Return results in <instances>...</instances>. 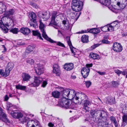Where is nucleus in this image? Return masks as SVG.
Listing matches in <instances>:
<instances>
[{
  "mask_svg": "<svg viewBox=\"0 0 127 127\" xmlns=\"http://www.w3.org/2000/svg\"><path fill=\"white\" fill-rule=\"evenodd\" d=\"M114 71L115 73L119 76L121 74V72H122L121 71L118 69H115L114 70Z\"/></svg>",
  "mask_w": 127,
  "mask_h": 127,
  "instance_id": "nucleus-49",
  "label": "nucleus"
},
{
  "mask_svg": "<svg viewBox=\"0 0 127 127\" xmlns=\"http://www.w3.org/2000/svg\"><path fill=\"white\" fill-rule=\"evenodd\" d=\"M41 31L42 33V35L43 37L47 41H49L50 42H53L54 41L53 40L51 39L49 37L47 36V34L44 30V28H40Z\"/></svg>",
  "mask_w": 127,
  "mask_h": 127,
  "instance_id": "nucleus-16",
  "label": "nucleus"
},
{
  "mask_svg": "<svg viewBox=\"0 0 127 127\" xmlns=\"http://www.w3.org/2000/svg\"><path fill=\"white\" fill-rule=\"evenodd\" d=\"M48 126L49 127H53L54 126V125L52 123H49L48 124Z\"/></svg>",
  "mask_w": 127,
  "mask_h": 127,
  "instance_id": "nucleus-62",
  "label": "nucleus"
},
{
  "mask_svg": "<svg viewBox=\"0 0 127 127\" xmlns=\"http://www.w3.org/2000/svg\"><path fill=\"white\" fill-rule=\"evenodd\" d=\"M19 119L20 120L21 122L23 124H24L27 122L29 120H30V119L28 117L24 116L23 114L22 116H21Z\"/></svg>",
  "mask_w": 127,
  "mask_h": 127,
  "instance_id": "nucleus-24",
  "label": "nucleus"
},
{
  "mask_svg": "<svg viewBox=\"0 0 127 127\" xmlns=\"http://www.w3.org/2000/svg\"><path fill=\"white\" fill-rule=\"evenodd\" d=\"M26 86H22L19 84L16 85V88L17 89L23 91L26 90Z\"/></svg>",
  "mask_w": 127,
  "mask_h": 127,
  "instance_id": "nucleus-33",
  "label": "nucleus"
},
{
  "mask_svg": "<svg viewBox=\"0 0 127 127\" xmlns=\"http://www.w3.org/2000/svg\"><path fill=\"white\" fill-rule=\"evenodd\" d=\"M81 40L83 43L88 42V35H83L81 37Z\"/></svg>",
  "mask_w": 127,
  "mask_h": 127,
  "instance_id": "nucleus-32",
  "label": "nucleus"
},
{
  "mask_svg": "<svg viewBox=\"0 0 127 127\" xmlns=\"http://www.w3.org/2000/svg\"><path fill=\"white\" fill-rule=\"evenodd\" d=\"M72 4V9L73 11L78 12L82 10L83 5L82 1L80 0H73Z\"/></svg>",
  "mask_w": 127,
  "mask_h": 127,
  "instance_id": "nucleus-3",
  "label": "nucleus"
},
{
  "mask_svg": "<svg viewBox=\"0 0 127 127\" xmlns=\"http://www.w3.org/2000/svg\"><path fill=\"white\" fill-rule=\"evenodd\" d=\"M121 74L124 75H125L127 73V71L126 70H125L123 71H121Z\"/></svg>",
  "mask_w": 127,
  "mask_h": 127,
  "instance_id": "nucleus-57",
  "label": "nucleus"
},
{
  "mask_svg": "<svg viewBox=\"0 0 127 127\" xmlns=\"http://www.w3.org/2000/svg\"><path fill=\"white\" fill-rule=\"evenodd\" d=\"M27 62L31 65H32L33 64L34 61L33 59H29L27 60Z\"/></svg>",
  "mask_w": 127,
  "mask_h": 127,
  "instance_id": "nucleus-45",
  "label": "nucleus"
},
{
  "mask_svg": "<svg viewBox=\"0 0 127 127\" xmlns=\"http://www.w3.org/2000/svg\"><path fill=\"white\" fill-rule=\"evenodd\" d=\"M44 66L40 64H37V66L35 67L36 73L37 75H40L43 72Z\"/></svg>",
  "mask_w": 127,
  "mask_h": 127,
  "instance_id": "nucleus-10",
  "label": "nucleus"
},
{
  "mask_svg": "<svg viewBox=\"0 0 127 127\" xmlns=\"http://www.w3.org/2000/svg\"><path fill=\"white\" fill-rule=\"evenodd\" d=\"M11 114L12 116L14 118L19 119L21 116H22V114L21 112H19L17 111L12 110Z\"/></svg>",
  "mask_w": 127,
  "mask_h": 127,
  "instance_id": "nucleus-17",
  "label": "nucleus"
},
{
  "mask_svg": "<svg viewBox=\"0 0 127 127\" xmlns=\"http://www.w3.org/2000/svg\"><path fill=\"white\" fill-rule=\"evenodd\" d=\"M14 65V64L13 63H9L7 65V69L9 70H11L13 68Z\"/></svg>",
  "mask_w": 127,
  "mask_h": 127,
  "instance_id": "nucleus-36",
  "label": "nucleus"
},
{
  "mask_svg": "<svg viewBox=\"0 0 127 127\" xmlns=\"http://www.w3.org/2000/svg\"><path fill=\"white\" fill-rule=\"evenodd\" d=\"M34 124H35L36 126H39V127H41V126L40 125L39 122L38 121H36L35 122H34Z\"/></svg>",
  "mask_w": 127,
  "mask_h": 127,
  "instance_id": "nucleus-56",
  "label": "nucleus"
},
{
  "mask_svg": "<svg viewBox=\"0 0 127 127\" xmlns=\"http://www.w3.org/2000/svg\"><path fill=\"white\" fill-rule=\"evenodd\" d=\"M100 32V30L98 28H93L90 29L89 32L94 34L99 33Z\"/></svg>",
  "mask_w": 127,
  "mask_h": 127,
  "instance_id": "nucleus-27",
  "label": "nucleus"
},
{
  "mask_svg": "<svg viewBox=\"0 0 127 127\" xmlns=\"http://www.w3.org/2000/svg\"><path fill=\"white\" fill-rule=\"evenodd\" d=\"M50 13L46 11L40 13L38 14L39 16L41 17L44 21H46L48 20L50 17Z\"/></svg>",
  "mask_w": 127,
  "mask_h": 127,
  "instance_id": "nucleus-12",
  "label": "nucleus"
},
{
  "mask_svg": "<svg viewBox=\"0 0 127 127\" xmlns=\"http://www.w3.org/2000/svg\"><path fill=\"white\" fill-rule=\"evenodd\" d=\"M53 72L55 73L57 76H60L61 71L60 69V67L57 64H55L53 65Z\"/></svg>",
  "mask_w": 127,
  "mask_h": 127,
  "instance_id": "nucleus-14",
  "label": "nucleus"
},
{
  "mask_svg": "<svg viewBox=\"0 0 127 127\" xmlns=\"http://www.w3.org/2000/svg\"><path fill=\"white\" fill-rule=\"evenodd\" d=\"M14 12V10L12 9H10L8 11H5L4 14L5 16L7 17L10 15H12Z\"/></svg>",
  "mask_w": 127,
  "mask_h": 127,
  "instance_id": "nucleus-25",
  "label": "nucleus"
},
{
  "mask_svg": "<svg viewBox=\"0 0 127 127\" xmlns=\"http://www.w3.org/2000/svg\"><path fill=\"white\" fill-rule=\"evenodd\" d=\"M35 46L33 45H30L28 46L27 48L25 51V53L28 54L30 53L34 48Z\"/></svg>",
  "mask_w": 127,
  "mask_h": 127,
  "instance_id": "nucleus-22",
  "label": "nucleus"
},
{
  "mask_svg": "<svg viewBox=\"0 0 127 127\" xmlns=\"http://www.w3.org/2000/svg\"><path fill=\"white\" fill-rule=\"evenodd\" d=\"M90 29H88L87 30H85V31L82 30L81 32H78V33H87L88 32H89V31Z\"/></svg>",
  "mask_w": 127,
  "mask_h": 127,
  "instance_id": "nucleus-53",
  "label": "nucleus"
},
{
  "mask_svg": "<svg viewBox=\"0 0 127 127\" xmlns=\"http://www.w3.org/2000/svg\"><path fill=\"white\" fill-rule=\"evenodd\" d=\"M119 23L118 22V21H115L114 22H113L112 23H111V24L112 25H114V24H115V27H116V26H117L118 25V24Z\"/></svg>",
  "mask_w": 127,
  "mask_h": 127,
  "instance_id": "nucleus-58",
  "label": "nucleus"
},
{
  "mask_svg": "<svg viewBox=\"0 0 127 127\" xmlns=\"http://www.w3.org/2000/svg\"><path fill=\"white\" fill-rule=\"evenodd\" d=\"M93 65L92 63L87 64L86 67H83L81 70V73L84 78H87L88 76L90 71V67H92Z\"/></svg>",
  "mask_w": 127,
  "mask_h": 127,
  "instance_id": "nucleus-4",
  "label": "nucleus"
},
{
  "mask_svg": "<svg viewBox=\"0 0 127 127\" xmlns=\"http://www.w3.org/2000/svg\"><path fill=\"white\" fill-rule=\"evenodd\" d=\"M19 29L18 28H14L12 29L10 31L14 34H16L18 31Z\"/></svg>",
  "mask_w": 127,
  "mask_h": 127,
  "instance_id": "nucleus-43",
  "label": "nucleus"
},
{
  "mask_svg": "<svg viewBox=\"0 0 127 127\" xmlns=\"http://www.w3.org/2000/svg\"><path fill=\"white\" fill-rule=\"evenodd\" d=\"M113 49L115 52H120L122 50L123 47L121 44L115 42L113 44Z\"/></svg>",
  "mask_w": 127,
  "mask_h": 127,
  "instance_id": "nucleus-8",
  "label": "nucleus"
},
{
  "mask_svg": "<svg viewBox=\"0 0 127 127\" xmlns=\"http://www.w3.org/2000/svg\"><path fill=\"white\" fill-rule=\"evenodd\" d=\"M74 64L72 63L65 64L64 65V68L67 71H70L73 69Z\"/></svg>",
  "mask_w": 127,
  "mask_h": 127,
  "instance_id": "nucleus-20",
  "label": "nucleus"
},
{
  "mask_svg": "<svg viewBox=\"0 0 127 127\" xmlns=\"http://www.w3.org/2000/svg\"><path fill=\"white\" fill-rule=\"evenodd\" d=\"M123 122L124 125H127V114H124L122 117Z\"/></svg>",
  "mask_w": 127,
  "mask_h": 127,
  "instance_id": "nucleus-34",
  "label": "nucleus"
},
{
  "mask_svg": "<svg viewBox=\"0 0 127 127\" xmlns=\"http://www.w3.org/2000/svg\"><path fill=\"white\" fill-rule=\"evenodd\" d=\"M10 23H9V24H5V25L6 26V27H5L6 29L4 28V30L6 32H7L8 30H10V28H11V27L13 26L14 24V22L13 20L11 18H10Z\"/></svg>",
  "mask_w": 127,
  "mask_h": 127,
  "instance_id": "nucleus-19",
  "label": "nucleus"
},
{
  "mask_svg": "<svg viewBox=\"0 0 127 127\" xmlns=\"http://www.w3.org/2000/svg\"><path fill=\"white\" fill-rule=\"evenodd\" d=\"M109 110L110 111H114V109L113 108H112L110 107L109 108Z\"/></svg>",
  "mask_w": 127,
  "mask_h": 127,
  "instance_id": "nucleus-64",
  "label": "nucleus"
},
{
  "mask_svg": "<svg viewBox=\"0 0 127 127\" xmlns=\"http://www.w3.org/2000/svg\"><path fill=\"white\" fill-rule=\"evenodd\" d=\"M100 42H101L102 43L104 44H108L110 43V41L105 39L102 40L100 41Z\"/></svg>",
  "mask_w": 127,
  "mask_h": 127,
  "instance_id": "nucleus-52",
  "label": "nucleus"
},
{
  "mask_svg": "<svg viewBox=\"0 0 127 127\" xmlns=\"http://www.w3.org/2000/svg\"><path fill=\"white\" fill-rule=\"evenodd\" d=\"M52 94V96L57 98H59L60 95V93L57 91H53Z\"/></svg>",
  "mask_w": 127,
  "mask_h": 127,
  "instance_id": "nucleus-26",
  "label": "nucleus"
},
{
  "mask_svg": "<svg viewBox=\"0 0 127 127\" xmlns=\"http://www.w3.org/2000/svg\"><path fill=\"white\" fill-rule=\"evenodd\" d=\"M101 44V43H97L95 44L91 47V49L92 50L95 49L97 47L99 46Z\"/></svg>",
  "mask_w": 127,
  "mask_h": 127,
  "instance_id": "nucleus-48",
  "label": "nucleus"
},
{
  "mask_svg": "<svg viewBox=\"0 0 127 127\" xmlns=\"http://www.w3.org/2000/svg\"><path fill=\"white\" fill-rule=\"evenodd\" d=\"M0 120L6 123H10V121L7 118L6 114L2 112L0 113Z\"/></svg>",
  "mask_w": 127,
  "mask_h": 127,
  "instance_id": "nucleus-15",
  "label": "nucleus"
},
{
  "mask_svg": "<svg viewBox=\"0 0 127 127\" xmlns=\"http://www.w3.org/2000/svg\"><path fill=\"white\" fill-rule=\"evenodd\" d=\"M90 113L92 117L96 118L98 119L99 121L100 119H103V118L105 116H107V113L104 110H92L91 111Z\"/></svg>",
  "mask_w": 127,
  "mask_h": 127,
  "instance_id": "nucleus-2",
  "label": "nucleus"
},
{
  "mask_svg": "<svg viewBox=\"0 0 127 127\" xmlns=\"http://www.w3.org/2000/svg\"><path fill=\"white\" fill-rule=\"evenodd\" d=\"M6 106L7 110L9 111L12 110L13 109L15 108L16 107L15 105L9 102H7Z\"/></svg>",
  "mask_w": 127,
  "mask_h": 127,
  "instance_id": "nucleus-21",
  "label": "nucleus"
},
{
  "mask_svg": "<svg viewBox=\"0 0 127 127\" xmlns=\"http://www.w3.org/2000/svg\"><path fill=\"white\" fill-rule=\"evenodd\" d=\"M32 5L33 7H34L36 8H37L38 7V5L35 3H33L32 4Z\"/></svg>",
  "mask_w": 127,
  "mask_h": 127,
  "instance_id": "nucleus-61",
  "label": "nucleus"
},
{
  "mask_svg": "<svg viewBox=\"0 0 127 127\" xmlns=\"http://www.w3.org/2000/svg\"><path fill=\"white\" fill-rule=\"evenodd\" d=\"M70 92H73L75 94L76 93L74 90H71L70 89L67 88H65L64 89L63 91L62 94L63 97L66 98V97H68Z\"/></svg>",
  "mask_w": 127,
  "mask_h": 127,
  "instance_id": "nucleus-13",
  "label": "nucleus"
},
{
  "mask_svg": "<svg viewBox=\"0 0 127 127\" xmlns=\"http://www.w3.org/2000/svg\"><path fill=\"white\" fill-rule=\"evenodd\" d=\"M32 33L33 35L34 36H37L40 39L42 40H43V39L42 37L40 34L39 33L38 31H32Z\"/></svg>",
  "mask_w": 127,
  "mask_h": 127,
  "instance_id": "nucleus-28",
  "label": "nucleus"
},
{
  "mask_svg": "<svg viewBox=\"0 0 127 127\" xmlns=\"http://www.w3.org/2000/svg\"><path fill=\"white\" fill-rule=\"evenodd\" d=\"M11 70H9L7 68H6L5 70V77H6L9 75L10 71Z\"/></svg>",
  "mask_w": 127,
  "mask_h": 127,
  "instance_id": "nucleus-51",
  "label": "nucleus"
},
{
  "mask_svg": "<svg viewBox=\"0 0 127 127\" xmlns=\"http://www.w3.org/2000/svg\"><path fill=\"white\" fill-rule=\"evenodd\" d=\"M110 120H111L112 122L113 123L115 127H118V126L117 121L115 117L113 116H111L110 118Z\"/></svg>",
  "mask_w": 127,
  "mask_h": 127,
  "instance_id": "nucleus-31",
  "label": "nucleus"
},
{
  "mask_svg": "<svg viewBox=\"0 0 127 127\" xmlns=\"http://www.w3.org/2000/svg\"><path fill=\"white\" fill-rule=\"evenodd\" d=\"M34 79L33 82L29 85L30 86L36 87L39 86L43 80L42 78L35 76H34Z\"/></svg>",
  "mask_w": 127,
  "mask_h": 127,
  "instance_id": "nucleus-7",
  "label": "nucleus"
},
{
  "mask_svg": "<svg viewBox=\"0 0 127 127\" xmlns=\"http://www.w3.org/2000/svg\"><path fill=\"white\" fill-rule=\"evenodd\" d=\"M48 83L46 81H43L41 85V87L43 88L45 87Z\"/></svg>",
  "mask_w": 127,
  "mask_h": 127,
  "instance_id": "nucleus-54",
  "label": "nucleus"
},
{
  "mask_svg": "<svg viewBox=\"0 0 127 127\" xmlns=\"http://www.w3.org/2000/svg\"><path fill=\"white\" fill-rule=\"evenodd\" d=\"M103 117V119H102L99 120L100 122L98 123V127H108V123L106 122L107 119V116H105L104 118V117Z\"/></svg>",
  "mask_w": 127,
  "mask_h": 127,
  "instance_id": "nucleus-9",
  "label": "nucleus"
},
{
  "mask_svg": "<svg viewBox=\"0 0 127 127\" xmlns=\"http://www.w3.org/2000/svg\"><path fill=\"white\" fill-rule=\"evenodd\" d=\"M66 39L67 40V42L68 43V45L70 47H70H71V46L73 48H74V47L72 46V44L71 42L70 41V37L69 36H67L66 37Z\"/></svg>",
  "mask_w": 127,
  "mask_h": 127,
  "instance_id": "nucleus-41",
  "label": "nucleus"
},
{
  "mask_svg": "<svg viewBox=\"0 0 127 127\" xmlns=\"http://www.w3.org/2000/svg\"><path fill=\"white\" fill-rule=\"evenodd\" d=\"M61 100V101L57 104L58 106L66 109H74V103L72 102L71 100L64 97H63Z\"/></svg>",
  "mask_w": 127,
  "mask_h": 127,
  "instance_id": "nucleus-1",
  "label": "nucleus"
},
{
  "mask_svg": "<svg viewBox=\"0 0 127 127\" xmlns=\"http://www.w3.org/2000/svg\"><path fill=\"white\" fill-rule=\"evenodd\" d=\"M0 74L2 76H4L5 75V72H2L1 71H0Z\"/></svg>",
  "mask_w": 127,
  "mask_h": 127,
  "instance_id": "nucleus-63",
  "label": "nucleus"
},
{
  "mask_svg": "<svg viewBox=\"0 0 127 127\" xmlns=\"http://www.w3.org/2000/svg\"><path fill=\"white\" fill-rule=\"evenodd\" d=\"M91 82L90 81H85L84 84H86V87L89 88L91 84Z\"/></svg>",
  "mask_w": 127,
  "mask_h": 127,
  "instance_id": "nucleus-50",
  "label": "nucleus"
},
{
  "mask_svg": "<svg viewBox=\"0 0 127 127\" xmlns=\"http://www.w3.org/2000/svg\"><path fill=\"white\" fill-rule=\"evenodd\" d=\"M33 121L29 120L27 124V127H34L35 125L33 124Z\"/></svg>",
  "mask_w": 127,
  "mask_h": 127,
  "instance_id": "nucleus-35",
  "label": "nucleus"
},
{
  "mask_svg": "<svg viewBox=\"0 0 127 127\" xmlns=\"http://www.w3.org/2000/svg\"><path fill=\"white\" fill-rule=\"evenodd\" d=\"M108 102L110 104H112L115 103V101L114 98H111L108 100Z\"/></svg>",
  "mask_w": 127,
  "mask_h": 127,
  "instance_id": "nucleus-44",
  "label": "nucleus"
},
{
  "mask_svg": "<svg viewBox=\"0 0 127 127\" xmlns=\"http://www.w3.org/2000/svg\"><path fill=\"white\" fill-rule=\"evenodd\" d=\"M54 42H51L52 43H56L57 45L59 46H61L62 47H63L64 48H65V47L64 45V44L63 43H61L59 41V42H57L56 41H55L54 40H53Z\"/></svg>",
  "mask_w": 127,
  "mask_h": 127,
  "instance_id": "nucleus-38",
  "label": "nucleus"
},
{
  "mask_svg": "<svg viewBox=\"0 0 127 127\" xmlns=\"http://www.w3.org/2000/svg\"><path fill=\"white\" fill-rule=\"evenodd\" d=\"M115 27V25H110L109 26L108 29V31H112L114 30V28Z\"/></svg>",
  "mask_w": 127,
  "mask_h": 127,
  "instance_id": "nucleus-40",
  "label": "nucleus"
},
{
  "mask_svg": "<svg viewBox=\"0 0 127 127\" xmlns=\"http://www.w3.org/2000/svg\"><path fill=\"white\" fill-rule=\"evenodd\" d=\"M82 103L83 105L82 108L83 111L85 112H89L90 107L89 106L91 105V102L87 99L85 100Z\"/></svg>",
  "mask_w": 127,
  "mask_h": 127,
  "instance_id": "nucleus-6",
  "label": "nucleus"
},
{
  "mask_svg": "<svg viewBox=\"0 0 127 127\" xmlns=\"http://www.w3.org/2000/svg\"><path fill=\"white\" fill-rule=\"evenodd\" d=\"M9 97L7 95H5L4 97L5 101H7L9 99Z\"/></svg>",
  "mask_w": 127,
  "mask_h": 127,
  "instance_id": "nucleus-59",
  "label": "nucleus"
},
{
  "mask_svg": "<svg viewBox=\"0 0 127 127\" xmlns=\"http://www.w3.org/2000/svg\"><path fill=\"white\" fill-rule=\"evenodd\" d=\"M99 55L96 54L91 52L90 53L89 57L93 58V59H95L98 58Z\"/></svg>",
  "mask_w": 127,
  "mask_h": 127,
  "instance_id": "nucleus-29",
  "label": "nucleus"
},
{
  "mask_svg": "<svg viewBox=\"0 0 127 127\" xmlns=\"http://www.w3.org/2000/svg\"><path fill=\"white\" fill-rule=\"evenodd\" d=\"M21 33L26 35H28L32 32L27 27H22L21 28L20 30Z\"/></svg>",
  "mask_w": 127,
  "mask_h": 127,
  "instance_id": "nucleus-18",
  "label": "nucleus"
},
{
  "mask_svg": "<svg viewBox=\"0 0 127 127\" xmlns=\"http://www.w3.org/2000/svg\"><path fill=\"white\" fill-rule=\"evenodd\" d=\"M77 95V94H76L75 93V95H73V100H75L76 101L78 100L79 99V97L81 98V101L82 102L84 101L85 100L87 99L86 95L84 94V93L79 94L78 97V95Z\"/></svg>",
  "mask_w": 127,
  "mask_h": 127,
  "instance_id": "nucleus-11",
  "label": "nucleus"
},
{
  "mask_svg": "<svg viewBox=\"0 0 127 127\" xmlns=\"http://www.w3.org/2000/svg\"><path fill=\"white\" fill-rule=\"evenodd\" d=\"M70 49L72 53L74 56L75 55V53L74 51V50H73V48H72L71 47H70Z\"/></svg>",
  "mask_w": 127,
  "mask_h": 127,
  "instance_id": "nucleus-60",
  "label": "nucleus"
},
{
  "mask_svg": "<svg viewBox=\"0 0 127 127\" xmlns=\"http://www.w3.org/2000/svg\"><path fill=\"white\" fill-rule=\"evenodd\" d=\"M22 77L24 81H26L29 80L31 76L28 74L26 73H23L22 74Z\"/></svg>",
  "mask_w": 127,
  "mask_h": 127,
  "instance_id": "nucleus-23",
  "label": "nucleus"
},
{
  "mask_svg": "<svg viewBox=\"0 0 127 127\" xmlns=\"http://www.w3.org/2000/svg\"><path fill=\"white\" fill-rule=\"evenodd\" d=\"M102 3L104 5L107 6H109L110 3L109 1L108 0H104L102 2Z\"/></svg>",
  "mask_w": 127,
  "mask_h": 127,
  "instance_id": "nucleus-42",
  "label": "nucleus"
},
{
  "mask_svg": "<svg viewBox=\"0 0 127 127\" xmlns=\"http://www.w3.org/2000/svg\"><path fill=\"white\" fill-rule=\"evenodd\" d=\"M71 10L70 9H68L67 11V13L68 14H71V13L72 14V15L73 14V17H74V16L75 17L76 16V15L77 14V13H75L74 12H72L71 13Z\"/></svg>",
  "mask_w": 127,
  "mask_h": 127,
  "instance_id": "nucleus-46",
  "label": "nucleus"
},
{
  "mask_svg": "<svg viewBox=\"0 0 127 127\" xmlns=\"http://www.w3.org/2000/svg\"><path fill=\"white\" fill-rule=\"evenodd\" d=\"M30 17L31 20L30 24L31 26H32L33 28H36L37 25V22L36 21V15L33 12H31L30 14Z\"/></svg>",
  "mask_w": 127,
  "mask_h": 127,
  "instance_id": "nucleus-5",
  "label": "nucleus"
},
{
  "mask_svg": "<svg viewBox=\"0 0 127 127\" xmlns=\"http://www.w3.org/2000/svg\"><path fill=\"white\" fill-rule=\"evenodd\" d=\"M108 27L107 26H105L101 28V29L102 31L104 32H106L108 31Z\"/></svg>",
  "mask_w": 127,
  "mask_h": 127,
  "instance_id": "nucleus-47",
  "label": "nucleus"
},
{
  "mask_svg": "<svg viewBox=\"0 0 127 127\" xmlns=\"http://www.w3.org/2000/svg\"><path fill=\"white\" fill-rule=\"evenodd\" d=\"M55 19L51 18V22L49 24V25H53L55 26H57L58 23L55 21Z\"/></svg>",
  "mask_w": 127,
  "mask_h": 127,
  "instance_id": "nucleus-39",
  "label": "nucleus"
},
{
  "mask_svg": "<svg viewBox=\"0 0 127 127\" xmlns=\"http://www.w3.org/2000/svg\"><path fill=\"white\" fill-rule=\"evenodd\" d=\"M62 14V13H58L56 11H53L52 13L51 18L55 19L58 16H60Z\"/></svg>",
  "mask_w": 127,
  "mask_h": 127,
  "instance_id": "nucleus-30",
  "label": "nucleus"
},
{
  "mask_svg": "<svg viewBox=\"0 0 127 127\" xmlns=\"http://www.w3.org/2000/svg\"><path fill=\"white\" fill-rule=\"evenodd\" d=\"M111 86L112 87H116L119 85V84L118 81H112L111 82Z\"/></svg>",
  "mask_w": 127,
  "mask_h": 127,
  "instance_id": "nucleus-37",
  "label": "nucleus"
},
{
  "mask_svg": "<svg viewBox=\"0 0 127 127\" xmlns=\"http://www.w3.org/2000/svg\"><path fill=\"white\" fill-rule=\"evenodd\" d=\"M97 73L99 74L100 75H103L106 74V72H100V71H98Z\"/></svg>",
  "mask_w": 127,
  "mask_h": 127,
  "instance_id": "nucleus-55",
  "label": "nucleus"
}]
</instances>
